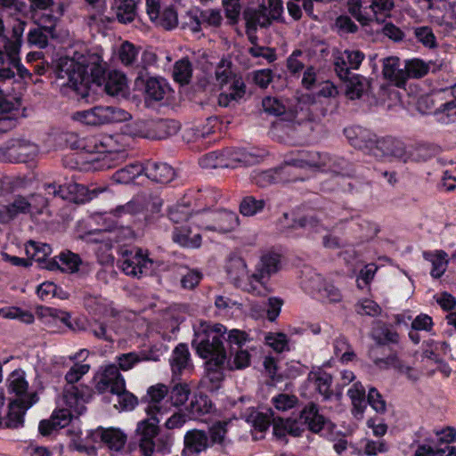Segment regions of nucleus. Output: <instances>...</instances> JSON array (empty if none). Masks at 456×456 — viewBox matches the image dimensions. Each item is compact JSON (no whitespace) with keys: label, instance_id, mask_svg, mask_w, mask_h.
Instances as JSON below:
<instances>
[{"label":"nucleus","instance_id":"nucleus-25","mask_svg":"<svg viewBox=\"0 0 456 456\" xmlns=\"http://www.w3.org/2000/svg\"><path fill=\"white\" fill-rule=\"evenodd\" d=\"M191 19L190 27L194 33L200 32L202 26L217 28L223 20L220 11L216 9H196L191 12Z\"/></svg>","mask_w":456,"mask_h":456},{"label":"nucleus","instance_id":"nucleus-17","mask_svg":"<svg viewBox=\"0 0 456 456\" xmlns=\"http://www.w3.org/2000/svg\"><path fill=\"white\" fill-rule=\"evenodd\" d=\"M372 155L377 158L395 159L404 163L406 147L403 142L393 137H384L377 140Z\"/></svg>","mask_w":456,"mask_h":456},{"label":"nucleus","instance_id":"nucleus-24","mask_svg":"<svg viewBox=\"0 0 456 456\" xmlns=\"http://www.w3.org/2000/svg\"><path fill=\"white\" fill-rule=\"evenodd\" d=\"M32 213V202L27 197L16 195L7 205L0 208V223L8 224L20 215Z\"/></svg>","mask_w":456,"mask_h":456},{"label":"nucleus","instance_id":"nucleus-38","mask_svg":"<svg viewBox=\"0 0 456 456\" xmlns=\"http://www.w3.org/2000/svg\"><path fill=\"white\" fill-rule=\"evenodd\" d=\"M446 252L443 250H436L434 252H423V257L432 264L430 274L433 278H440L446 271L449 260Z\"/></svg>","mask_w":456,"mask_h":456},{"label":"nucleus","instance_id":"nucleus-56","mask_svg":"<svg viewBox=\"0 0 456 456\" xmlns=\"http://www.w3.org/2000/svg\"><path fill=\"white\" fill-rule=\"evenodd\" d=\"M191 390L187 384L178 383L168 389L169 400L174 406L183 405L189 399Z\"/></svg>","mask_w":456,"mask_h":456},{"label":"nucleus","instance_id":"nucleus-12","mask_svg":"<svg viewBox=\"0 0 456 456\" xmlns=\"http://www.w3.org/2000/svg\"><path fill=\"white\" fill-rule=\"evenodd\" d=\"M37 154V145L21 138L12 139L4 147L0 148V155L3 159L12 163L32 161Z\"/></svg>","mask_w":456,"mask_h":456},{"label":"nucleus","instance_id":"nucleus-7","mask_svg":"<svg viewBox=\"0 0 456 456\" xmlns=\"http://www.w3.org/2000/svg\"><path fill=\"white\" fill-rule=\"evenodd\" d=\"M161 420L155 416H148L137 424L134 438L144 456H153L155 453L165 454L170 452V443L157 438L158 424Z\"/></svg>","mask_w":456,"mask_h":456},{"label":"nucleus","instance_id":"nucleus-32","mask_svg":"<svg viewBox=\"0 0 456 456\" xmlns=\"http://www.w3.org/2000/svg\"><path fill=\"white\" fill-rule=\"evenodd\" d=\"M81 264L82 260L77 254L66 250L56 256L54 260L47 265V268L54 269L56 267L61 272L74 273L78 271Z\"/></svg>","mask_w":456,"mask_h":456},{"label":"nucleus","instance_id":"nucleus-26","mask_svg":"<svg viewBox=\"0 0 456 456\" xmlns=\"http://www.w3.org/2000/svg\"><path fill=\"white\" fill-rule=\"evenodd\" d=\"M209 445L207 434L200 430L188 431L184 436L183 456H197Z\"/></svg>","mask_w":456,"mask_h":456},{"label":"nucleus","instance_id":"nucleus-51","mask_svg":"<svg viewBox=\"0 0 456 456\" xmlns=\"http://www.w3.org/2000/svg\"><path fill=\"white\" fill-rule=\"evenodd\" d=\"M142 172H144V167L140 164H131L118 170L113 175V179L119 183H129Z\"/></svg>","mask_w":456,"mask_h":456},{"label":"nucleus","instance_id":"nucleus-20","mask_svg":"<svg viewBox=\"0 0 456 456\" xmlns=\"http://www.w3.org/2000/svg\"><path fill=\"white\" fill-rule=\"evenodd\" d=\"M364 53L359 50H345L339 53L334 60L335 71L340 79L348 78L350 69H358Z\"/></svg>","mask_w":456,"mask_h":456},{"label":"nucleus","instance_id":"nucleus-53","mask_svg":"<svg viewBox=\"0 0 456 456\" xmlns=\"http://www.w3.org/2000/svg\"><path fill=\"white\" fill-rule=\"evenodd\" d=\"M265 203L263 199L256 200L253 196H246L240 201V213L244 216H255L264 209Z\"/></svg>","mask_w":456,"mask_h":456},{"label":"nucleus","instance_id":"nucleus-1","mask_svg":"<svg viewBox=\"0 0 456 456\" xmlns=\"http://www.w3.org/2000/svg\"><path fill=\"white\" fill-rule=\"evenodd\" d=\"M56 76L61 86L70 87L81 99L89 96L91 82L101 86L106 78L105 67L98 54L61 58Z\"/></svg>","mask_w":456,"mask_h":456},{"label":"nucleus","instance_id":"nucleus-6","mask_svg":"<svg viewBox=\"0 0 456 456\" xmlns=\"http://www.w3.org/2000/svg\"><path fill=\"white\" fill-rule=\"evenodd\" d=\"M281 268V256L273 251L264 253L255 271L248 277L245 290L255 296H266L270 289L266 281L269 277L276 273Z\"/></svg>","mask_w":456,"mask_h":456},{"label":"nucleus","instance_id":"nucleus-64","mask_svg":"<svg viewBox=\"0 0 456 456\" xmlns=\"http://www.w3.org/2000/svg\"><path fill=\"white\" fill-rule=\"evenodd\" d=\"M440 92L444 99L447 96L452 99H448L445 102L441 103L437 110L446 111L448 117L452 114H456V84L450 88L443 89Z\"/></svg>","mask_w":456,"mask_h":456},{"label":"nucleus","instance_id":"nucleus-54","mask_svg":"<svg viewBox=\"0 0 456 456\" xmlns=\"http://www.w3.org/2000/svg\"><path fill=\"white\" fill-rule=\"evenodd\" d=\"M86 191V188L78 183H69L66 185H59L57 191V197L63 200H69L73 201H83L79 195L83 196Z\"/></svg>","mask_w":456,"mask_h":456},{"label":"nucleus","instance_id":"nucleus-52","mask_svg":"<svg viewBox=\"0 0 456 456\" xmlns=\"http://www.w3.org/2000/svg\"><path fill=\"white\" fill-rule=\"evenodd\" d=\"M325 280L316 272L307 269L303 272L302 286L310 292H319L325 283Z\"/></svg>","mask_w":456,"mask_h":456},{"label":"nucleus","instance_id":"nucleus-15","mask_svg":"<svg viewBox=\"0 0 456 456\" xmlns=\"http://www.w3.org/2000/svg\"><path fill=\"white\" fill-rule=\"evenodd\" d=\"M206 230L215 231L220 233H227L234 231L239 226V216L236 213L221 209L213 211L205 216Z\"/></svg>","mask_w":456,"mask_h":456},{"label":"nucleus","instance_id":"nucleus-57","mask_svg":"<svg viewBox=\"0 0 456 456\" xmlns=\"http://www.w3.org/2000/svg\"><path fill=\"white\" fill-rule=\"evenodd\" d=\"M213 404L206 395L195 396L190 403L189 411L192 417L198 418L211 411Z\"/></svg>","mask_w":456,"mask_h":456},{"label":"nucleus","instance_id":"nucleus-49","mask_svg":"<svg viewBox=\"0 0 456 456\" xmlns=\"http://www.w3.org/2000/svg\"><path fill=\"white\" fill-rule=\"evenodd\" d=\"M370 10L371 12L372 20L383 22L386 17L390 15L391 10L394 8V0H370Z\"/></svg>","mask_w":456,"mask_h":456},{"label":"nucleus","instance_id":"nucleus-39","mask_svg":"<svg viewBox=\"0 0 456 456\" xmlns=\"http://www.w3.org/2000/svg\"><path fill=\"white\" fill-rule=\"evenodd\" d=\"M175 242L189 248H199L201 244V235L198 232L192 233L188 225L176 226L173 232Z\"/></svg>","mask_w":456,"mask_h":456},{"label":"nucleus","instance_id":"nucleus-46","mask_svg":"<svg viewBox=\"0 0 456 456\" xmlns=\"http://www.w3.org/2000/svg\"><path fill=\"white\" fill-rule=\"evenodd\" d=\"M430 69V62H426L420 59L408 60L403 63V70L406 80L408 78H420L426 76Z\"/></svg>","mask_w":456,"mask_h":456},{"label":"nucleus","instance_id":"nucleus-5","mask_svg":"<svg viewBox=\"0 0 456 456\" xmlns=\"http://www.w3.org/2000/svg\"><path fill=\"white\" fill-rule=\"evenodd\" d=\"M89 364H74L65 375L66 385L63 388L62 402L82 414L86 411L85 403L91 396V389L87 386L77 384L88 372Z\"/></svg>","mask_w":456,"mask_h":456},{"label":"nucleus","instance_id":"nucleus-11","mask_svg":"<svg viewBox=\"0 0 456 456\" xmlns=\"http://www.w3.org/2000/svg\"><path fill=\"white\" fill-rule=\"evenodd\" d=\"M282 12L281 0H264L257 8H248L244 12L247 28L256 30L257 27H268L273 20L281 17Z\"/></svg>","mask_w":456,"mask_h":456},{"label":"nucleus","instance_id":"nucleus-34","mask_svg":"<svg viewBox=\"0 0 456 456\" xmlns=\"http://www.w3.org/2000/svg\"><path fill=\"white\" fill-rule=\"evenodd\" d=\"M224 158V168H235L239 166H250L257 162L256 155L244 150L226 149L223 151Z\"/></svg>","mask_w":456,"mask_h":456},{"label":"nucleus","instance_id":"nucleus-33","mask_svg":"<svg viewBox=\"0 0 456 456\" xmlns=\"http://www.w3.org/2000/svg\"><path fill=\"white\" fill-rule=\"evenodd\" d=\"M246 93V86L242 77H233L232 82L229 84L228 92H223L218 96V105L221 107H229L232 102L240 101Z\"/></svg>","mask_w":456,"mask_h":456},{"label":"nucleus","instance_id":"nucleus-4","mask_svg":"<svg viewBox=\"0 0 456 456\" xmlns=\"http://www.w3.org/2000/svg\"><path fill=\"white\" fill-rule=\"evenodd\" d=\"M322 163L320 161L318 152L305 151H298L296 156L287 157L280 167L263 171L255 176L256 183L260 187H266L273 183H288L289 178L283 177V173H290L293 167H318Z\"/></svg>","mask_w":456,"mask_h":456},{"label":"nucleus","instance_id":"nucleus-37","mask_svg":"<svg viewBox=\"0 0 456 456\" xmlns=\"http://www.w3.org/2000/svg\"><path fill=\"white\" fill-rule=\"evenodd\" d=\"M39 314L43 318H45L47 322L52 320H59L73 331L85 330L84 326L81 325L78 321H75L74 323L71 322L70 314L60 309L53 307H42L39 311Z\"/></svg>","mask_w":456,"mask_h":456},{"label":"nucleus","instance_id":"nucleus-8","mask_svg":"<svg viewBox=\"0 0 456 456\" xmlns=\"http://www.w3.org/2000/svg\"><path fill=\"white\" fill-rule=\"evenodd\" d=\"M131 114L117 106H95L86 110L77 111L72 114L74 120L89 126H101L115 122L127 121Z\"/></svg>","mask_w":456,"mask_h":456},{"label":"nucleus","instance_id":"nucleus-47","mask_svg":"<svg viewBox=\"0 0 456 456\" xmlns=\"http://www.w3.org/2000/svg\"><path fill=\"white\" fill-rule=\"evenodd\" d=\"M372 338L379 345L398 343L399 335L385 323L377 322L372 330Z\"/></svg>","mask_w":456,"mask_h":456},{"label":"nucleus","instance_id":"nucleus-35","mask_svg":"<svg viewBox=\"0 0 456 456\" xmlns=\"http://www.w3.org/2000/svg\"><path fill=\"white\" fill-rule=\"evenodd\" d=\"M346 82V95L351 99H360L369 94L370 82L362 76L353 75L343 79Z\"/></svg>","mask_w":456,"mask_h":456},{"label":"nucleus","instance_id":"nucleus-10","mask_svg":"<svg viewBox=\"0 0 456 456\" xmlns=\"http://www.w3.org/2000/svg\"><path fill=\"white\" fill-rule=\"evenodd\" d=\"M249 340L248 335L240 330H232L227 336L229 353L225 365L229 370H240L248 367L250 363V354L246 343Z\"/></svg>","mask_w":456,"mask_h":456},{"label":"nucleus","instance_id":"nucleus-21","mask_svg":"<svg viewBox=\"0 0 456 456\" xmlns=\"http://www.w3.org/2000/svg\"><path fill=\"white\" fill-rule=\"evenodd\" d=\"M123 386H125V380L118 368L115 365H109L98 376L95 389L100 394L108 392L113 394L116 391H122Z\"/></svg>","mask_w":456,"mask_h":456},{"label":"nucleus","instance_id":"nucleus-62","mask_svg":"<svg viewBox=\"0 0 456 456\" xmlns=\"http://www.w3.org/2000/svg\"><path fill=\"white\" fill-rule=\"evenodd\" d=\"M143 211V201L140 196H137L126 203L125 205L118 206L113 209L112 213L116 216H122L123 215H137Z\"/></svg>","mask_w":456,"mask_h":456},{"label":"nucleus","instance_id":"nucleus-9","mask_svg":"<svg viewBox=\"0 0 456 456\" xmlns=\"http://www.w3.org/2000/svg\"><path fill=\"white\" fill-rule=\"evenodd\" d=\"M29 10L37 23L51 32L57 20L63 16L70 0H29Z\"/></svg>","mask_w":456,"mask_h":456},{"label":"nucleus","instance_id":"nucleus-18","mask_svg":"<svg viewBox=\"0 0 456 456\" xmlns=\"http://www.w3.org/2000/svg\"><path fill=\"white\" fill-rule=\"evenodd\" d=\"M168 395V387L163 384H157L149 387L147 391L148 405L145 411L148 416H155V419L163 420L168 412V407L162 404V401Z\"/></svg>","mask_w":456,"mask_h":456},{"label":"nucleus","instance_id":"nucleus-45","mask_svg":"<svg viewBox=\"0 0 456 456\" xmlns=\"http://www.w3.org/2000/svg\"><path fill=\"white\" fill-rule=\"evenodd\" d=\"M168 90L167 84L162 78L150 77L146 80L145 94L154 101L163 100Z\"/></svg>","mask_w":456,"mask_h":456},{"label":"nucleus","instance_id":"nucleus-63","mask_svg":"<svg viewBox=\"0 0 456 456\" xmlns=\"http://www.w3.org/2000/svg\"><path fill=\"white\" fill-rule=\"evenodd\" d=\"M139 50L131 43L124 42L119 50L118 57L125 66H132L137 60Z\"/></svg>","mask_w":456,"mask_h":456},{"label":"nucleus","instance_id":"nucleus-30","mask_svg":"<svg viewBox=\"0 0 456 456\" xmlns=\"http://www.w3.org/2000/svg\"><path fill=\"white\" fill-rule=\"evenodd\" d=\"M382 73L384 77L394 82L397 86H401L406 81V75L403 70V64L400 59L395 56H390L383 60Z\"/></svg>","mask_w":456,"mask_h":456},{"label":"nucleus","instance_id":"nucleus-40","mask_svg":"<svg viewBox=\"0 0 456 456\" xmlns=\"http://www.w3.org/2000/svg\"><path fill=\"white\" fill-rule=\"evenodd\" d=\"M280 223L283 229L295 230L297 228H305L319 232L322 226L319 224V221L313 216H303L298 219H291L289 222V215L284 213L282 218L280 219Z\"/></svg>","mask_w":456,"mask_h":456},{"label":"nucleus","instance_id":"nucleus-44","mask_svg":"<svg viewBox=\"0 0 456 456\" xmlns=\"http://www.w3.org/2000/svg\"><path fill=\"white\" fill-rule=\"evenodd\" d=\"M105 91L110 95H118L126 88V77L119 71H110L105 78Z\"/></svg>","mask_w":456,"mask_h":456},{"label":"nucleus","instance_id":"nucleus-61","mask_svg":"<svg viewBox=\"0 0 456 456\" xmlns=\"http://www.w3.org/2000/svg\"><path fill=\"white\" fill-rule=\"evenodd\" d=\"M307 54L301 50H295L287 59V69L293 74H299L305 66Z\"/></svg>","mask_w":456,"mask_h":456},{"label":"nucleus","instance_id":"nucleus-55","mask_svg":"<svg viewBox=\"0 0 456 456\" xmlns=\"http://www.w3.org/2000/svg\"><path fill=\"white\" fill-rule=\"evenodd\" d=\"M413 34L417 41L420 43L423 46L429 49L437 47L436 37L431 27H416L413 28Z\"/></svg>","mask_w":456,"mask_h":456},{"label":"nucleus","instance_id":"nucleus-28","mask_svg":"<svg viewBox=\"0 0 456 456\" xmlns=\"http://www.w3.org/2000/svg\"><path fill=\"white\" fill-rule=\"evenodd\" d=\"M225 361H208L206 362V375L202 379V386L209 391L217 390L224 379L223 368Z\"/></svg>","mask_w":456,"mask_h":456},{"label":"nucleus","instance_id":"nucleus-27","mask_svg":"<svg viewBox=\"0 0 456 456\" xmlns=\"http://www.w3.org/2000/svg\"><path fill=\"white\" fill-rule=\"evenodd\" d=\"M157 2L149 0V17L156 26L166 30L175 28L178 24L177 13L172 6H167L163 9L161 15L156 11Z\"/></svg>","mask_w":456,"mask_h":456},{"label":"nucleus","instance_id":"nucleus-3","mask_svg":"<svg viewBox=\"0 0 456 456\" xmlns=\"http://www.w3.org/2000/svg\"><path fill=\"white\" fill-rule=\"evenodd\" d=\"M226 328L222 324L210 325L201 323L194 333L191 342L197 354L208 361H225L227 352L224 341L227 343Z\"/></svg>","mask_w":456,"mask_h":456},{"label":"nucleus","instance_id":"nucleus-43","mask_svg":"<svg viewBox=\"0 0 456 456\" xmlns=\"http://www.w3.org/2000/svg\"><path fill=\"white\" fill-rule=\"evenodd\" d=\"M26 403L18 401H10L9 410L5 417V426L11 428H17L23 424V418L28 409Z\"/></svg>","mask_w":456,"mask_h":456},{"label":"nucleus","instance_id":"nucleus-50","mask_svg":"<svg viewBox=\"0 0 456 456\" xmlns=\"http://www.w3.org/2000/svg\"><path fill=\"white\" fill-rule=\"evenodd\" d=\"M435 155V150L426 144H419L412 147L411 150H406V159L404 163L409 161L412 162H425Z\"/></svg>","mask_w":456,"mask_h":456},{"label":"nucleus","instance_id":"nucleus-14","mask_svg":"<svg viewBox=\"0 0 456 456\" xmlns=\"http://www.w3.org/2000/svg\"><path fill=\"white\" fill-rule=\"evenodd\" d=\"M7 383L8 393L11 395L10 401L26 403L27 407H31L37 402V394L35 390L29 388L24 371L20 370L12 371L7 379Z\"/></svg>","mask_w":456,"mask_h":456},{"label":"nucleus","instance_id":"nucleus-13","mask_svg":"<svg viewBox=\"0 0 456 456\" xmlns=\"http://www.w3.org/2000/svg\"><path fill=\"white\" fill-rule=\"evenodd\" d=\"M121 270L126 274L141 278L152 272L153 261L141 248L126 250L118 261Z\"/></svg>","mask_w":456,"mask_h":456},{"label":"nucleus","instance_id":"nucleus-48","mask_svg":"<svg viewBox=\"0 0 456 456\" xmlns=\"http://www.w3.org/2000/svg\"><path fill=\"white\" fill-rule=\"evenodd\" d=\"M25 251L28 259L30 261L35 260L38 263H43L50 256L52 248L48 244L30 240L26 244Z\"/></svg>","mask_w":456,"mask_h":456},{"label":"nucleus","instance_id":"nucleus-23","mask_svg":"<svg viewBox=\"0 0 456 456\" xmlns=\"http://www.w3.org/2000/svg\"><path fill=\"white\" fill-rule=\"evenodd\" d=\"M225 270L231 282L234 286L245 289L249 276L245 260L240 256L231 254L227 258Z\"/></svg>","mask_w":456,"mask_h":456},{"label":"nucleus","instance_id":"nucleus-29","mask_svg":"<svg viewBox=\"0 0 456 456\" xmlns=\"http://www.w3.org/2000/svg\"><path fill=\"white\" fill-rule=\"evenodd\" d=\"M180 126L171 119L149 120L148 139L162 140L175 134Z\"/></svg>","mask_w":456,"mask_h":456},{"label":"nucleus","instance_id":"nucleus-60","mask_svg":"<svg viewBox=\"0 0 456 456\" xmlns=\"http://www.w3.org/2000/svg\"><path fill=\"white\" fill-rule=\"evenodd\" d=\"M143 201V211L146 217L153 216L161 211L163 205L162 199L156 194H145L140 196Z\"/></svg>","mask_w":456,"mask_h":456},{"label":"nucleus","instance_id":"nucleus-2","mask_svg":"<svg viewBox=\"0 0 456 456\" xmlns=\"http://www.w3.org/2000/svg\"><path fill=\"white\" fill-rule=\"evenodd\" d=\"M333 428L335 425L319 413V409L314 403L305 405L296 419H273V435L279 439L287 435L300 436L305 429L318 434L324 428Z\"/></svg>","mask_w":456,"mask_h":456},{"label":"nucleus","instance_id":"nucleus-59","mask_svg":"<svg viewBox=\"0 0 456 456\" xmlns=\"http://www.w3.org/2000/svg\"><path fill=\"white\" fill-rule=\"evenodd\" d=\"M444 97L441 94V92H438L432 95H424L421 96L417 102V109L419 112L422 114H429V113H435L437 114L438 112H442L440 110H437L438 107H435V102L436 101L443 100Z\"/></svg>","mask_w":456,"mask_h":456},{"label":"nucleus","instance_id":"nucleus-58","mask_svg":"<svg viewBox=\"0 0 456 456\" xmlns=\"http://www.w3.org/2000/svg\"><path fill=\"white\" fill-rule=\"evenodd\" d=\"M192 74L191 64L187 59L175 62L173 69V77L180 84H188Z\"/></svg>","mask_w":456,"mask_h":456},{"label":"nucleus","instance_id":"nucleus-16","mask_svg":"<svg viewBox=\"0 0 456 456\" xmlns=\"http://www.w3.org/2000/svg\"><path fill=\"white\" fill-rule=\"evenodd\" d=\"M374 364L382 370L394 368L398 373L405 375L411 381H417L422 374V370L411 366L405 357L396 353L386 358L375 359Z\"/></svg>","mask_w":456,"mask_h":456},{"label":"nucleus","instance_id":"nucleus-31","mask_svg":"<svg viewBox=\"0 0 456 456\" xmlns=\"http://www.w3.org/2000/svg\"><path fill=\"white\" fill-rule=\"evenodd\" d=\"M144 174L149 179L161 183H167L175 177L174 169L166 163L148 162L144 166Z\"/></svg>","mask_w":456,"mask_h":456},{"label":"nucleus","instance_id":"nucleus-41","mask_svg":"<svg viewBox=\"0 0 456 456\" xmlns=\"http://www.w3.org/2000/svg\"><path fill=\"white\" fill-rule=\"evenodd\" d=\"M141 0H113L112 8L116 12L117 18L123 23L134 20L137 4Z\"/></svg>","mask_w":456,"mask_h":456},{"label":"nucleus","instance_id":"nucleus-22","mask_svg":"<svg viewBox=\"0 0 456 456\" xmlns=\"http://www.w3.org/2000/svg\"><path fill=\"white\" fill-rule=\"evenodd\" d=\"M344 134L353 147L372 154L378 139L369 129L354 126L345 128Z\"/></svg>","mask_w":456,"mask_h":456},{"label":"nucleus","instance_id":"nucleus-42","mask_svg":"<svg viewBox=\"0 0 456 456\" xmlns=\"http://www.w3.org/2000/svg\"><path fill=\"white\" fill-rule=\"evenodd\" d=\"M171 368L174 375L181 374L190 365V353L185 344H179L173 351L170 359Z\"/></svg>","mask_w":456,"mask_h":456},{"label":"nucleus","instance_id":"nucleus-19","mask_svg":"<svg viewBox=\"0 0 456 456\" xmlns=\"http://www.w3.org/2000/svg\"><path fill=\"white\" fill-rule=\"evenodd\" d=\"M90 436L94 443L102 444L111 452H120L126 443V436L118 428H98Z\"/></svg>","mask_w":456,"mask_h":456},{"label":"nucleus","instance_id":"nucleus-36","mask_svg":"<svg viewBox=\"0 0 456 456\" xmlns=\"http://www.w3.org/2000/svg\"><path fill=\"white\" fill-rule=\"evenodd\" d=\"M308 380L314 384L316 390L323 395L324 399H330L332 396L333 392L330 389L331 375L318 368L309 372Z\"/></svg>","mask_w":456,"mask_h":456}]
</instances>
